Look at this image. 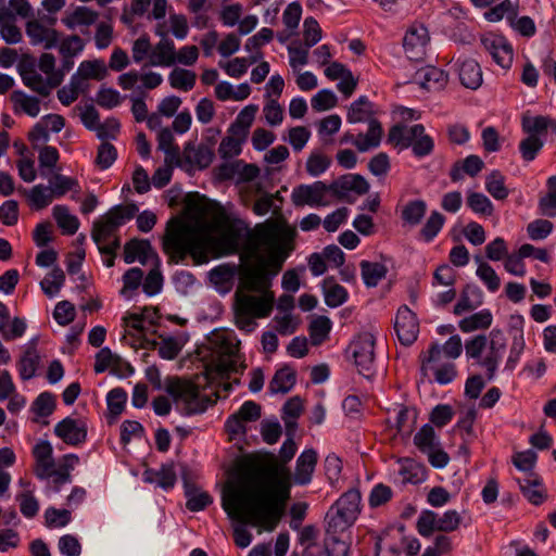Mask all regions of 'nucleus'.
I'll use <instances>...</instances> for the list:
<instances>
[{"instance_id": "f257e3e1", "label": "nucleus", "mask_w": 556, "mask_h": 556, "mask_svg": "<svg viewBox=\"0 0 556 556\" xmlns=\"http://www.w3.org/2000/svg\"><path fill=\"white\" fill-rule=\"evenodd\" d=\"M296 446L288 438L279 452L266 454L242 466L223 490V508L233 519L249 522L260 531L271 532L281 520L290 498L291 476L286 464Z\"/></svg>"}, {"instance_id": "f03ea898", "label": "nucleus", "mask_w": 556, "mask_h": 556, "mask_svg": "<svg viewBox=\"0 0 556 556\" xmlns=\"http://www.w3.org/2000/svg\"><path fill=\"white\" fill-rule=\"evenodd\" d=\"M295 229L286 223L258 226L251 258L239 273L235 292V321L238 328L251 332L256 319L268 317L274 308L273 278L293 250Z\"/></svg>"}, {"instance_id": "7ed1b4c3", "label": "nucleus", "mask_w": 556, "mask_h": 556, "mask_svg": "<svg viewBox=\"0 0 556 556\" xmlns=\"http://www.w3.org/2000/svg\"><path fill=\"white\" fill-rule=\"evenodd\" d=\"M242 223L222 215L210 227H200L184 217H173L166 224L162 248L172 263L178 264L190 256L195 265L211 257L233 254L242 238Z\"/></svg>"}, {"instance_id": "20e7f679", "label": "nucleus", "mask_w": 556, "mask_h": 556, "mask_svg": "<svg viewBox=\"0 0 556 556\" xmlns=\"http://www.w3.org/2000/svg\"><path fill=\"white\" fill-rule=\"evenodd\" d=\"M138 207L135 204L116 205L94 222L92 238L100 253L112 254L119 248L117 230L130 220Z\"/></svg>"}, {"instance_id": "39448f33", "label": "nucleus", "mask_w": 556, "mask_h": 556, "mask_svg": "<svg viewBox=\"0 0 556 556\" xmlns=\"http://www.w3.org/2000/svg\"><path fill=\"white\" fill-rule=\"evenodd\" d=\"M52 453L48 441H40L34 446V473L38 479L49 481L54 490H59L70 478V454L55 459Z\"/></svg>"}, {"instance_id": "423d86ee", "label": "nucleus", "mask_w": 556, "mask_h": 556, "mask_svg": "<svg viewBox=\"0 0 556 556\" xmlns=\"http://www.w3.org/2000/svg\"><path fill=\"white\" fill-rule=\"evenodd\" d=\"M165 391L185 415L202 414L215 402L208 395L202 394L197 384L179 378L167 379Z\"/></svg>"}, {"instance_id": "0eeeda50", "label": "nucleus", "mask_w": 556, "mask_h": 556, "mask_svg": "<svg viewBox=\"0 0 556 556\" xmlns=\"http://www.w3.org/2000/svg\"><path fill=\"white\" fill-rule=\"evenodd\" d=\"M361 492L351 489L343 493L326 514V532L343 533L353 526L361 513Z\"/></svg>"}, {"instance_id": "6e6552de", "label": "nucleus", "mask_w": 556, "mask_h": 556, "mask_svg": "<svg viewBox=\"0 0 556 556\" xmlns=\"http://www.w3.org/2000/svg\"><path fill=\"white\" fill-rule=\"evenodd\" d=\"M213 350L218 354V359L214 365V370L220 377L230 372H239V344L232 331L216 332L212 339Z\"/></svg>"}, {"instance_id": "1a4fd4ad", "label": "nucleus", "mask_w": 556, "mask_h": 556, "mask_svg": "<svg viewBox=\"0 0 556 556\" xmlns=\"http://www.w3.org/2000/svg\"><path fill=\"white\" fill-rule=\"evenodd\" d=\"M375 344L376 338L374 333L363 332L349 346L358 372L367 379H370L376 371Z\"/></svg>"}, {"instance_id": "9d476101", "label": "nucleus", "mask_w": 556, "mask_h": 556, "mask_svg": "<svg viewBox=\"0 0 556 556\" xmlns=\"http://www.w3.org/2000/svg\"><path fill=\"white\" fill-rule=\"evenodd\" d=\"M108 75V67L103 60L84 61L72 77V102L77 96L88 89V79L102 80Z\"/></svg>"}, {"instance_id": "9b49d317", "label": "nucleus", "mask_w": 556, "mask_h": 556, "mask_svg": "<svg viewBox=\"0 0 556 556\" xmlns=\"http://www.w3.org/2000/svg\"><path fill=\"white\" fill-rule=\"evenodd\" d=\"M430 43V35L422 24H413L403 38V49L412 61H422Z\"/></svg>"}, {"instance_id": "f8f14e48", "label": "nucleus", "mask_w": 556, "mask_h": 556, "mask_svg": "<svg viewBox=\"0 0 556 556\" xmlns=\"http://www.w3.org/2000/svg\"><path fill=\"white\" fill-rule=\"evenodd\" d=\"M481 45L493 61L504 70H509L514 60V49L502 35L489 33L481 37Z\"/></svg>"}, {"instance_id": "ddd939ff", "label": "nucleus", "mask_w": 556, "mask_h": 556, "mask_svg": "<svg viewBox=\"0 0 556 556\" xmlns=\"http://www.w3.org/2000/svg\"><path fill=\"white\" fill-rule=\"evenodd\" d=\"M20 74L25 86L41 97H48L51 90L58 87L63 80V73H52L45 79L33 64L23 63L20 66Z\"/></svg>"}, {"instance_id": "4468645a", "label": "nucleus", "mask_w": 556, "mask_h": 556, "mask_svg": "<svg viewBox=\"0 0 556 556\" xmlns=\"http://www.w3.org/2000/svg\"><path fill=\"white\" fill-rule=\"evenodd\" d=\"M331 190L323 181H315L311 185H300L292 190L291 200L295 206H320L327 205V192Z\"/></svg>"}, {"instance_id": "2eb2a0df", "label": "nucleus", "mask_w": 556, "mask_h": 556, "mask_svg": "<svg viewBox=\"0 0 556 556\" xmlns=\"http://www.w3.org/2000/svg\"><path fill=\"white\" fill-rule=\"evenodd\" d=\"M125 328L124 339L132 348L150 349L156 345L155 341L146 339V334L150 332L139 313H129L123 317Z\"/></svg>"}, {"instance_id": "dca6fc26", "label": "nucleus", "mask_w": 556, "mask_h": 556, "mask_svg": "<svg viewBox=\"0 0 556 556\" xmlns=\"http://www.w3.org/2000/svg\"><path fill=\"white\" fill-rule=\"evenodd\" d=\"M485 350L486 353L480 359V366L486 370L488 379L492 380L506 350V338L501 330L493 329L490 332V340Z\"/></svg>"}, {"instance_id": "f3484780", "label": "nucleus", "mask_w": 556, "mask_h": 556, "mask_svg": "<svg viewBox=\"0 0 556 556\" xmlns=\"http://www.w3.org/2000/svg\"><path fill=\"white\" fill-rule=\"evenodd\" d=\"M394 329L403 345H410L417 340L419 324L415 313L409 309L408 306L403 305L399 308L395 316Z\"/></svg>"}, {"instance_id": "a211bd4d", "label": "nucleus", "mask_w": 556, "mask_h": 556, "mask_svg": "<svg viewBox=\"0 0 556 556\" xmlns=\"http://www.w3.org/2000/svg\"><path fill=\"white\" fill-rule=\"evenodd\" d=\"M219 177L235 179L237 184L252 182L260 176V168L255 164L245 163L242 160L227 162L219 166Z\"/></svg>"}, {"instance_id": "6ab92c4d", "label": "nucleus", "mask_w": 556, "mask_h": 556, "mask_svg": "<svg viewBox=\"0 0 556 556\" xmlns=\"http://www.w3.org/2000/svg\"><path fill=\"white\" fill-rule=\"evenodd\" d=\"M162 39L152 47L149 64L152 66L169 67L176 64V48L174 41L163 30H156Z\"/></svg>"}, {"instance_id": "aec40b11", "label": "nucleus", "mask_w": 556, "mask_h": 556, "mask_svg": "<svg viewBox=\"0 0 556 556\" xmlns=\"http://www.w3.org/2000/svg\"><path fill=\"white\" fill-rule=\"evenodd\" d=\"M118 85L124 90H131L136 87L138 81H141L142 87L151 90L155 89L163 83L161 74L152 71H129L118 76Z\"/></svg>"}, {"instance_id": "412c9836", "label": "nucleus", "mask_w": 556, "mask_h": 556, "mask_svg": "<svg viewBox=\"0 0 556 556\" xmlns=\"http://www.w3.org/2000/svg\"><path fill=\"white\" fill-rule=\"evenodd\" d=\"M421 371L425 376L428 374V371H431L435 381L440 384H447L452 382L457 375L455 364L452 361L432 362L430 361V356L422 357Z\"/></svg>"}, {"instance_id": "4be33fe9", "label": "nucleus", "mask_w": 556, "mask_h": 556, "mask_svg": "<svg viewBox=\"0 0 556 556\" xmlns=\"http://www.w3.org/2000/svg\"><path fill=\"white\" fill-rule=\"evenodd\" d=\"M462 85L468 89H478L483 81L480 64L473 59H458L456 62Z\"/></svg>"}, {"instance_id": "5701e85b", "label": "nucleus", "mask_w": 556, "mask_h": 556, "mask_svg": "<svg viewBox=\"0 0 556 556\" xmlns=\"http://www.w3.org/2000/svg\"><path fill=\"white\" fill-rule=\"evenodd\" d=\"M414 80L428 91H439L446 86L447 74L441 68L427 66L416 72Z\"/></svg>"}, {"instance_id": "b1692460", "label": "nucleus", "mask_w": 556, "mask_h": 556, "mask_svg": "<svg viewBox=\"0 0 556 556\" xmlns=\"http://www.w3.org/2000/svg\"><path fill=\"white\" fill-rule=\"evenodd\" d=\"M26 34L33 45H42L45 49H50L60 41L58 31L45 27L39 21H29L26 25Z\"/></svg>"}, {"instance_id": "393cba45", "label": "nucleus", "mask_w": 556, "mask_h": 556, "mask_svg": "<svg viewBox=\"0 0 556 556\" xmlns=\"http://www.w3.org/2000/svg\"><path fill=\"white\" fill-rule=\"evenodd\" d=\"M317 464V453L313 448L305 450L296 459L293 481L296 484L305 485L312 481V476Z\"/></svg>"}, {"instance_id": "a878e982", "label": "nucleus", "mask_w": 556, "mask_h": 556, "mask_svg": "<svg viewBox=\"0 0 556 556\" xmlns=\"http://www.w3.org/2000/svg\"><path fill=\"white\" fill-rule=\"evenodd\" d=\"M520 491L523 496L533 505H540L544 502L545 494L542 486V480L535 472H530L529 476L518 478Z\"/></svg>"}, {"instance_id": "bb28decb", "label": "nucleus", "mask_w": 556, "mask_h": 556, "mask_svg": "<svg viewBox=\"0 0 556 556\" xmlns=\"http://www.w3.org/2000/svg\"><path fill=\"white\" fill-rule=\"evenodd\" d=\"M424 126L420 124L409 127L405 125H395L390 129L388 140L394 146L406 149L410 147L413 140L416 139V136H420Z\"/></svg>"}, {"instance_id": "cd10ccee", "label": "nucleus", "mask_w": 556, "mask_h": 556, "mask_svg": "<svg viewBox=\"0 0 556 556\" xmlns=\"http://www.w3.org/2000/svg\"><path fill=\"white\" fill-rule=\"evenodd\" d=\"M383 135L381 124L377 119H369L368 130L366 134H358L353 140V146L359 152H366L377 148Z\"/></svg>"}, {"instance_id": "c85d7f7f", "label": "nucleus", "mask_w": 556, "mask_h": 556, "mask_svg": "<svg viewBox=\"0 0 556 556\" xmlns=\"http://www.w3.org/2000/svg\"><path fill=\"white\" fill-rule=\"evenodd\" d=\"M331 190L338 194H345L353 191L357 194H365L369 190V185L366 179L359 175H344L333 184L330 185Z\"/></svg>"}, {"instance_id": "c756f323", "label": "nucleus", "mask_w": 556, "mask_h": 556, "mask_svg": "<svg viewBox=\"0 0 556 556\" xmlns=\"http://www.w3.org/2000/svg\"><path fill=\"white\" fill-rule=\"evenodd\" d=\"M463 351L462 340L459 336H452L443 345H432L428 351L430 361L456 359Z\"/></svg>"}, {"instance_id": "7c9ffc66", "label": "nucleus", "mask_w": 556, "mask_h": 556, "mask_svg": "<svg viewBox=\"0 0 556 556\" xmlns=\"http://www.w3.org/2000/svg\"><path fill=\"white\" fill-rule=\"evenodd\" d=\"M185 161L193 168L208 167L214 160V152L205 146L194 147L187 144L184 151Z\"/></svg>"}, {"instance_id": "2f4dec72", "label": "nucleus", "mask_w": 556, "mask_h": 556, "mask_svg": "<svg viewBox=\"0 0 556 556\" xmlns=\"http://www.w3.org/2000/svg\"><path fill=\"white\" fill-rule=\"evenodd\" d=\"M10 100L15 113H24L30 117H36L40 113V101L38 98L29 96L21 90H14Z\"/></svg>"}, {"instance_id": "473e14b6", "label": "nucleus", "mask_w": 556, "mask_h": 556, "mask_svg": "<svg viewBox=\"0 0 556 556\" xmlns=\"http://www.w3.org/2000/svg\"><path fill=\"white\" fill-rule=\"evenodd\" d=\"M258 112L257 104H249L244 106L236 119L230 124L228 132L231 135H240L248 138L249 130L255 119L256 113Z\"/></svg>"}, {"instance_id": "72a5a7b5", "label": "nucleus", "mask_w": 556, "mask_h": 556, "mask_svg": "<svg viewBox=\"0 0 556 556\" xmlns=\"http://www.w3.org/2000/svg\"><path fill=\"white\" fill-rule=\"evenodd\" d=\"M153 255V250L148 240L134 239L124 248V261L127 264H131L135 261L144 264L148 262L149 257Z\"/></svg>"}, {"instance_id": "f704fd0d", "label": "nucleus", "mask_w": 556, "mask_h": 556, "mask_svg": "<svg viewBox=\"0 0 556 556\" xmlns=\"http://www.w3.org/2000/svg\"><path fill=\"white\" fill-rule=\"evenodd\" d=\"M374 115V104L368 100L366 96H361L357 100L351 103L346 119L351 124L367 122L369 124V119H375Z\"/></svg>"}, {"instance_id": "c9c22d12", "label": "nucleus", "mask_w": 556, "mask_h": 556, "mask_svg": "<svg viewBox=\"0 0 556 556\" xmlns=\"http://www.w3.org/2000/svg\"><path fill=\"white\" fill-rule=\"evenodd\" d=\"M143 480L149 483H154L157 486L169 490L175 485L176 472L172 464L163 465L159 470H146Z\"/></svg>"}, {"instance_id": "e433bc0d", "label": "nucleus", "mask_w": 556, "mask_h": 556, "mask_svg": "<svg viewBox=\"0 0 556 556\" xmlns=\"http://www.w3.org/2000/svg\"><path fill=\"white\" fill-rule=\"evenodd\" d=\"M235 274V267L219 265L210 271V281L219 293L225 294L232 288Z\"/></svg>"}, {"instance_id": "4c0bfd02", "label": "nucleus", "mask_w": 556, "mask_h": 556, "mask_svg": "<svg viewBox=\"0 0 556 556\" xmlns=\"http://www.w3.org/2000/svg\"><path fill=\"white\" fill-rule=\"evenodd\" d=\"M262 58L261 52L252 54L250 58H235L229 61H219L218 65L225 73L232 78H240L243 76L249 66L257 62Z\"/></svg>"}, {"instance_id": "58836bf2", "label": "nucleus", "mask_w": 556, "mask_h": 556, "mask_svg": "<svg viewBox=\"0 0 556 556\" xmlns=\"http://www.w3.org/2000/svg\"><path fill=\"white\" fill-rule=\"evenodd\" d=\"M295 383V372L290 367H283L276 371L269 382L268 390L271 394L288 393Z\"/></svg>"}, {"instance_id": "ea45409f", "label": "nucleus", "mask_w": 556, "mask_h": 556, "mask_svg": "<svg viewBox=\"0 0 556 556\" xmlns=\"http://www.w3.org/2000/svg\"><path fill=\"white\" fill-rule=\"evenodd\" d=\"M325 302L330 307H338L348 300V291L333 279L327 278L323 282Z\"/></svg>"}, {"instance_id": "a19ab883", "label": "nucleus", "mask_w": 556, "mask_h": 556, "mask_svg": "<svg viewBox=\"0 0 556 556\" xmlns=\"http://www.w3.org/2000/svg\"><path fill=\"white\" fill-rule=\"evenodd\" d=\"M427 212V204L424 200L408 201L401 211V217L405 225L415 227L420 224Z\"/></svg>"}, {"instance_id": "79ce46f5", "label": "nucleus", "mask_w": 556, "mask_h": 556, "mask_svg": "<svg viewBox=\"0 0 556 556\" xmlns=\"http://www.w3.org/2000/svg\"><path fill=\"white\" fill-rule=\"evenodd\" d=\"M493 317L490 311L481 309L459 321V329L463 332H472L476 330L488 329L492 324Z\"/></svg>"}, {"instance_id": "37998d69", "label": "nucleus", "mask_w": 556, "mask_h": 556, "mask_svg": "<svg viewBox=\"0 0 556 556\" xmlns=\"http://www.w3.org/2000/svg\"><path fill=\"white\" fill-rule=\"evenodd\" d=\"M72 199L79 203V212L84 215L90 214L98 205L97 195L87 190L84 191L77 181L72 179Z\"/></svg>"}, {"instance_id": "c03bdc74", "label": "nucleus", "mask_w": 556, "mask_h": 556, "mask_svg": "<svg viewBox=\"0 0 556 556\" xmlns=\"http://www.w3.org/2000/svg\"><path fill=\"white\" fill-rule=\"evenodd\" d=\"M359 266L362 278L369 288L376 287L387 275V267L378 262L362 261Z\"/></svg>"}, {"instance_id": "a18cd8bd", "label": "nucleus", "mask_w": 556, "mask_h": 556, "mask_svg": "<svg viewBox=\"0 0 556 556\" xmlns=\"http://www.w3.org/2000/svg\"><path fill=\"white\" fill-rule=\"evenodd\" d=\"M65 280H66L65 273L61 268L54 267L41 280L40 287L47 296L53 298L63 288Z\"/></svg>"}, {"instance_id": "49530a36", "label": "nucleus", "mask_w": 556, "mask_h": 556, "mask_svg": "<svg viewBox=\"0 0 556 556\" xmlns=\"http://www.w3.org/2000/svg\"><path fill=\"white\" fill-rule=\"evenodd\" d=\"M75 257L77 261L72 258V283H76V289L86 290L90 285V274L81 269V262L85 258V250L81 247H77L75 250Z\"/></svg>"}, {"instance_id": "de8ad7c7", "label": "nucleus", "mask_w": 556, "mask_h": 556, "mask_svg": "<svg viewBox=\"0 0 556 556\" xmlns=\"http://www.w3.org/2000/svg\"><path fill=\"white\" fill-rule=\"evenodd\" d=\"M197 80V74L192 71L176 67L168 75V81L174 89L189 91Z\"/></svg>"}, {"instance_id": "09e8293b", "label": "nucleus", "mask_w": 556, "mask_h": 556, "mask_svg": "<svg viewBox=\"0 0 556 556\" xmlns=\"http://www.w3.org/2000/svg\"><path fill=\"white\" fill-rule=\"evenodd\" d=\"M414 444L426 454L440 444L438 435L430 425L422 426L414 437Z\"/></svg>"}, {"instance_id": "8fccbe9b", "label": "nucleus", "mask_w": 556, "mask_h": 556, "mask_svg": "<svg viewBox=\"0 0 556 556\" xmlns=\"http://www.w3.org/2000/svg\"><path fill=\"white\" fill-rule=\"evenodd\" d=\"M245 140L247 138L240 135L229 134L227 137L223 138V140L219 143V156L224 160H229L240 155L242 151V144Z\"/></svg>"}, {"instance_id": "3c124183", "label": "nucleus", "mask_w": 556, "mask_h": 556, "mask_svg": "<svg viewBox=\"0 0 556 556\" xmlns=\"http://www.w3.org/2000/svg\"><path fill=\"white\" fill-rule=\"evenodd\" d=\"M331 165V157L321 151L315 150L307 157L305 168L309 176L318 177Z\"/></svg>"}, {"instance_id": "603ef678", "label": "nucleus", "mask_w": 556, "mask_h": 556, "mask_svg": "<svg viewBox=\"0 0 556 556\" xmlns=\"http://www.w3.org/2000/svg\"><path fill=\"white\" fill-rule=\"evenodd\" d=\"M122 364L123 361L118 355L112 353L110 349L103 348L97 353L94 370L97 372H103L109 369L116 371L121 368Z\"/></svg>"}, {"instance_id": "864d4df0", "label": "nucleus", "mask_w": 556, "mask_h": 556, "mask_svg": "<svg viewBox=\"0 0 556 556\" xmlns=\"http://www.w3.org/2000/svg\"><path fill=\"white\" fill-rule=\"evenodd\" d=\"M485 189L495 200H505L509 194L505 186V177L498 170H492L486 176Z\"/></svg>"}, {"instance_id": "5fc2aeb1", "label": "nucleus", "mask_w": 556, "mask_h": 556, "mask_svg": "<svg viewBox=\"0 0 556 556\" xmlns=\"http://www.w3.org/2000/svg\"><path fill=\"white\" fill-rule=\"evenodd\" d=\"M40 363V355L35 348H29L18 363V370L23 380L33 378Z\"/></svg>"}, {"instance_id": "6e6d98bb", "label": "nucleus", "mask_w": 556, "mask_h": 556, "mask_svg": "<svg viewBox=\"0 0 556 556\" xmlns=\"http://www.w3.org/2000/svg\"><path fill=\"white\" fill-rule=\"evenodd\" d=\"M445 222V217L438 211L431 212L425 225L419 231V237L425 242L432 241L440 232Z\"/></svg>"}, {"instance_id": "4d7b16f0", "label": "nucleus", "mask_w": 556, "mask_h": 556, "mask_svg": "<svg viewBox=\"0 0 556 556\" xmlns=\"http://www.w3.org/2000/svg\"><path fill=\"white\" fill-rule=\"evenodd\" d=\"M0 34L8 43H17L22 39V33L10 13L0 12Z\"/></svg>"}, {"instance_id": "13d9d810", "label": "nucleus", "mask_w": 556, "mask_h": 556, "mask_svg": "<svg viewBox=\"0 0 556 556\" xmlns=\"http://www.w3.org/2000/svg\"><path fill=\"white\" fill-rule=\"evenodd\" d=\"M440 515L432 510H424L417 520V530L420 535L429 538L433 532L440 531Z\"/></svg>"}, {"instance_id": "bf43d9fd", "label": "nucleus", "mask_w": 556, "mask_h": 556, "mask_svg": "<svg viewBox=\"0 0 556 556\" xmlns=\"http://www.w3.org/2000/svg\"><path fill=\"white\" fill-rule=\"evenodd\" d=\"M526 348V342L523 338L522 330H519L515 333L511 340L509 354L505 363V370L513 371L517 364L519 363V359L523 353V350Z\"/></svg>"}, {"instance_id": "052dcab7", "label": "nucleus", "mask_w": 556, "mask_h": 556, "mask_svg": "<svg viewBox=\"0 0 556 556\" xmlns=\"http://www.w3.org/2000/svg\"><path fill=\"white\" fill-rule=\"evenodd\" d=\"M331 330V321L326 316H318L309 326V336L314 345L320 344L326 340Z\"/></svg>"}, {"instance_id": "680f3d73", "label": "nucleus", "mask_w": 556, "mask_h": 556, "mask_svg": "<svg viewBox=\"0 0 556 556\" xmlns=\"http://www.w3.org/2000/svg\"><path fill=\"white\" fill-rule=\"evenodd\" d=\"M467 205L477 214L490 216L493 213L492 202L481 192H468Z\"/></svg>"}, {"instance_id": "e2e57ef3", "label": "nucleus", "mask_w": 556, "mask_h": 556, "mask_svg": "<svg viewBox=\"0 0 556 556\" xmlns=\"http://www.w3.org/2000/svg\"><path fill=\"white\" fill-rule=\"evenodd\" d=\"M551 126V121L542 115L538 116H525L522 118V129L528 136H538L544 135L547 128Z\"/></svg>"}, {"instance_id": "0e129e2a", "label": "nucleus", "mask_w": 556, "mask_h": 556, "mask_svg": "<svg viewBox=\"0 0 556 556\" xmlns=\"http://www.w3.org/2000/svg\"><path fill=\"white\" fill-rule=\"evenodd\" d=\"M53 198L49 188L42 185L33 187L28 192L29 204L36 210H42L48 206Z\"/></svg>"}, {"instance_id": "69168bd1", "label": "nucleus", "mask_w": 556, "mask_h": 556, "mask_svg": "<svg viewBox=\"0 0 556 556\" xmlns=\"http://www.w3.org/2000/svg\"><path fill=\"white\" fill-rule=\"evenodd\" d=\"M323 37L321 28L314 17H306L303 23V45L312 48L317 45Z\"/></svg>"}, {"instance_id": "338daca9", "label": "nucleus", "mask_w": 556, "mask_h": 556, "mask_svg": "<svg viewBox=\"0 0 556 556\" xmlns=\"http://www.w3.org/2000/svg\"><path fill=\"white\" fill-rule=\"evenodd\" d=\"M311 48L300 41H293L288 46L289 63L293 70L304 66L308 63V51Z\"/></svg>"}, {"instance_id": "774afa93", "label": "nucleus", "mask_w": 556, "mask_h": 556, "mask_svg": "<svg viewBox=\"0 0 556 556\" xmlns=\"http://www.w3.org/2000/svg\"><path fill=\"white\" fill-rule=\"evenodd\" d=\"M339 534L326 532L325 547L328 556H348L350 545L345 540L340 539Z\"/></svg>"}]
</instances>
